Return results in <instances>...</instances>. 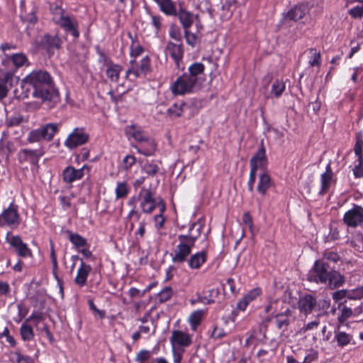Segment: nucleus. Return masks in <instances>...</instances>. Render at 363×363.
Wrapping results in <instances>:
<instances>
[{"label": "nucleus", "instance_id": "1", "mask_svg": "<svg viewBox=\"0 0 363 363\" xmlns=\"http://www.w3.org/2000/svg\"><path fill=\"white\" fill-rule=\"evenodd\" d=\"M22 83L27 86L31 96L38 100L44 108L51 110L60 104V92L48 71L34 69L23 79Z\"/></svg>", "mask_w": 363, "mask_h": 363}, {"label": "nucleus", "instance_id": "2", "mask_svg": "<svg viewBox=\"0 0 363 363\" xmlns=\"http://www.w3.org/2000/svg\"><path fill=\"white\" fill-rule=\"evenodd\" d=\"M125 134L129 140L130 138L134 140V142L131 143V147L136 149L139 154L147 157L155 154L157 149L155 140L141 128L135 125L128 126L125 128Z\"/></svg>", "mask_w": 363, "mask_h": 363}, {"label": "nucleus", "instance_id": "3", "mask_svg": "<svg viewBox=\"0 0 363 363\" xmlns=\"http://www.w3.org/2000/svg\"><path fill=\"white\" fill-rule=\"evenodd\" d=\"M50 10L53 23L62 28L66 35H70L73 40H77L80 33L76 17L57 4H52Z\"/></svg>", "mask_w": 363, "mask_h": 363}, {"label": "nucleus", "instance_id": "4", "mask_svg": "<svg viewBox=\"0 0 363 363\" xmlns=\"http://www.w3.org/2000/svg\"><path fill=\"white\" fill-rule=\"evenodd\" d=\"M61 125L60 123H48L42 125L38 128L29 132L27 140L30 143H38L42 140L50 142L60 130Z\"/></svg>", "mask_w": 363, "mask_h": 363}, {"label": "nucleus", "instance_id": "5", "mask_svg": "<svg viewBox=\"0 0 363 363\" xmlns=\"http://www.w3.org/2000/svg\"><path fill=\"white\" fill-rule=\"evenodd\" d=\"M331 269L327 262L315 260L307 274V280L318 284H326Z\"/></svg>", "mask_w": 363, "mask_h": 363}, {"label": "nucleus", "instance_id": "6", "mask_svg": "<svg viewBox=\"0 0 363 363\" xmlns=\"http://www.w3.org/2000/svg\"><path fill=\"white\" fill-rule=\"evenodd\" d=\"M200 86L186 74L179 76L171 86V91L175 96L194 93Z\"/></svg>", "mask_w": 363, "mask_h": 363}, {"label": "nucleus", "instance_id": "7", "mask_svg": "<svg viewBox=\"0 0 363 363\" xmlns=\"http://www.w3.org/2000/svg\"><path fill=\"white\" fill-rule=\"evenodd\" d=\"M178 240L179 242L171 252L170 255L174 264H182L187 261L194 245L186 240V238L183 236V234L178 235Z\"/></svg>", "mask_w": 363, "mask_h": 363}, {"label": "nucleus", "instance_id": "8", "mask_svg": "<svg viewBox=\"0 0 363 363\" xmlns=\"http://www.w3.org/2000/svg\"><path fill=\"white\" fill-rule=\"evenodd\" d=\"M137 199L140 201V207L144 213H152L157 207L160 208V202H164L162 199H157L150 189L142 188L140 191Z\"/></svg>", "mask_w": 363, "mask_h": 363}, {"label": "nucleus", "instance_id": "9", "mask_svg": "<svg viewBox=\"0 0 363 363\" xmlns=\"http://www.w3.org/2000/svg\"><path fill=\"white\" fill-rule=\"evenodd\" d=\"M20 224L18 206L11 202L8 208L0 214V226H9L16 228Z\"/></svg>", "mask_w": 363, "mask_h": 363}, {"label": "nucleus", "instance_id": "10", "mask_svg": "<svg viewBox=\"0 0 363 363\" xmlns=\"http://www.w3.org/2000/svg\"><path fill=\"white\" fill-rule=\"evenodd\" d=\"M89 138V135L84 128H75L72 132L69 134L65 140L64 145L67 148L72 150L86 143Z\"/></svg>", "mask_w": 363, "mask_h": 363}, {"label": "nucleus", "instance_id": "11", "mask_svg": "<svg viewBox=\"0 0 363 363\" xmlns=\"http://www.w3.org/2000/svg\"><path fill=\"white\" fill-rule=\"evenodd\" d=\"M342 220L348 227L356 228L363 223V207L352 204V208L344 214Z\"/></svg>", "mask_w": 363, "mask_h": 363}, {"label": "nucleus", "instance_id": "12", "mask_svg": "<svg viewBox=\"0 0 363 363\" xmlns=\"http://www.w3.org/2000/svg\"><path fill=\"white\" fill-rule=\"evenodd\" d=\"M308 4L301 3L293 6L287 13L283 14L281 23L288 26L291 21H297L304 17L308 12Z\"/></svg>", "mask_w": 363, "mask_h": 363}, {"label": "nucleus", "instance_id": "13", "mask_svg": "<svg viewBox=\"0 0 363 363\" xmlns=\"http://www.w3.org/2000/svg\"><path fill=\"white\" fill-rule=\"evenodd\" d=\"M45 154L42 148L30 150L21 149L18 152V160L19 163L30 162L31 164L38 167L40 158Z\"/></svg>", "mask_w": 363, "mask_h": 363}, {"label": "nucleus", "instance_id": "14", "mask_svg": "<svg viewBox=\"0 0 363 363\" xmlns=\"http://www.w3.org/2000/svg\"><path fill=\"white\" fill-rule=\"evenodd\" d=\"M318 300L315 296L310 294H306L299 296L297 306L299 312L305 316L316 311Z\"/></svg>", "mask_w": 363, "mask_h": 363}, {"label": "nucleus", "instance_id": "15", "mask_svg": "<svg viewBox=\"0 0 363 363\" xmlns=\"http://www.w3.org/2000/svg\"><path fill=\"white\" fill-rule=\"evenodd\" d=\"M6 242L15 250L19 257H27L32 255L30 249L28 245L23 242L19 235H11L9 233L6 236Z\"/></svg>", "mask_w": 363, "mask_h": 363}, {"label": "nucleus", "instance_id": "16", "mask_svg": "<svg viewBox=\"0 0 363 363\" xmlns=\"http://www.w3.org/2000/svg\"><path fill=\"white\" fill-rule=\"evenodd\" d=\"M165 51L174 60L179 69L184 70V67L182 65L184 56V48L182 43H176L172 41L167 43Z\"/></svg>", "mask_w": 363, "mask_h": 363}, {"label": "nucleus", "instance_id": "17", "mask_svg": "<svg viewBox=\"0 0 363 363\" xmlns=\"http://www.w3.org/2000/svg\"><path fill=\"white\" fill-rule=\"evenodd\" d=\"M16 151V147L13 142L0 140V173H4L5 166L9 163L10 155Z\"/></svg>", "mask_w": 363, "mask_h": 363}, {"label": "nucleus", "instance_id": "18", "mask_svg": "<svg viewBox=\"0 0 363 363\" xmlns=\"http://www.w3.org/2000/svg\"><path fill=\"white\" fill-rule=\"evenodd\" d=\"M89 167L84 165L80 169H75L72 166H67L62 172V179L65 183L71 184L75 181L80 180L84 175L85 171L88 173Z\"/></svg>", "mask_w": 363, "mask_h": 363}, {"label": "nucleus", "instance_id": "19", "mask_svg": "<svg viewBox=\"0 0 363 363\" xmlns=\"http://www.w3.org/2000/svg\"><path fill=\"white\" fill-rule=\"evenodd\" d=\"M172 17L179 20L184 30L190 28L194 23L195 18L194 13L187 10L182 3H179V8Z\"/></svg>", "mask_w": 363, "mask_h": 363}, {"label": "nucleus", "instance_id": "20", "mask_svg": "<svg viewBox=\"0 0 363 363\" xmlns=\"http://www.w3.org/2000/svg\"><path fill=\"white\" fill-rule=\"evenodd\" d=\"M39 44L43 48L50 52L59 50L62 46V40L57 34L52 35L50 33H45L41 37Z\"/></svg>", "mask_w": 363, "mask_h": 363}, {"label": "nucleus", "instance_id": "21", "mask_svg": "<svg viewBox=\"0 0 363 363\" xmlns=\"http://www.w3.org/2000/svg\"><path fill=\"white\" fill-rule=\"evenodd\" d=\"M267 157L265 153V148L264 145L259 147L257 152L252 157L250 160V169L257 171L258 169H264L267 165Z\"/></svg>", "mask_w": 363, "mask_h": 363}, {"label": "nucleus", "instance_id": "22", "mask_svg": "<svg viewBox=\"0 0 363 363\" xmlns=\"http://www.w3.org/2000/svg\"><path fill=\"white\" fill-rule=\"evenodd\" d=\"M170 342L173 348H174L175 345L186 347L191 344L192 340L189 334L175 330H173L170 337Z\"/></svg>", "mask_w": 363, "mask_h": 363}, {"label": "nucleus", "instance_id": "23", "mask_svg": "<svg viewBox=\"0 0 363 363\" xmlns=\"http://www.w3.org/2000/svg\"><path fill=\"white\" fill-rule=\"evenodd\" d=\"M161 162L157 160H145L141 165L142 171L147 177H156L161 170Z\"/></svg>", "mask_w": 363, "mask_h": 363}, {"label": "nucleus", "instance_id": "24", "mask_svg": "<svg viewBox=\"0 0 363 363\" xmlns=\"http://www.w3.org/2000/svg\"><path fill=\"white\" fill-rule=\"evenodd\" d=\"M155 2L159 8L160 11L167 16H173L179 8V4H177L172 0H152Z\"/></svg>", "mask_w": 363, "mask_h": 363}, {"label": "nucleus", "instance_id": "25", "mask_svg": "<svg viewBox=\"0 0 363 363\" xmlns=\"http://www.w3.org/2000/svg\"><path fill=\"white\" fill-rule=\"evenodd\" d=\"M205 66L201 62L192 63L188 68L186 75L199 86L201 84V76L203 74Z\"/></svg>", "mask_w": 363, "mask_h": 363}, {"label": "nucleus", "instance_id": "26", "mask_svg": "<svg viewBox=\"0 0 363 363\" xmlns=\"http://www.w3.org/2000/svg\"><path fill=\"white\" fill-rule=\"evenodd\" d=\"M273 182L270 175L264 172L259 176V181L257 186V191L262 196L267 195L268 190L272 186Z\"/></svg>", "mask_w": 363, "mask_h": 363}, {"label": "nucleus", "instance_id": "27", "mask_svg": "<svg viewBox=\"0 0 363 363\" xmlns=\"http://www.w3.org/2000/svg\"><path fill=\"white\" fill-rule=\"evenodd\" d=\"M203 228V225L201 222H194L190 225L188 233L183 234V236H185L186 240L194 246L196 241L201 236Z\"/></svg>", "mask_w": 363, "mask_h": 363}, {"label": "nucleus", "instance_id": "28", "mask_svg": "<svg viewBox=\"0 0 363 363\" xmlns=\"http://www.w3.org/2000/svg\"><path fill=\"white\" fill-rule=\"evenodd\" d=\"M91 270V267L82 260L80 267L77 270V276L74 278L75 284L80 287L84 286L86 283L87 277Z\"/></svg>", "mask_w": 363, "mask_h": 363}, {"label": "nucleus", "instance_id": "29", "mask_svg": "<svg viewBox=\"0 0 363 363\" xmlns=\"http://www.w3.org/2000/svg\"><path fill=\"white\" fill-rule=\"evenodd\" d=\"M206 252H198L187 259L188 266L192 269H198L206 262Z\"/></svg>", "mask_w": 363, "mask_h": 363}, {"label": "nucleus", "instance_id": "30", "mask_svg": "<svg viewBox=\"0 0 363 363\" xmlns=\"http://www.w3.org/2000/svg\"><path fill=\"white\" fill-rule=\"evenodd\" d=\"M345 281V277L337 271L331 269L330 275L328 276V281L325 285L330 289L342 286Z\"/></svg>", "mask_w": 363, "mask_h": 363}, {"label": "nucleus", "instance_id": "31", "mask_svg": "<svg viewBox=\"0 0 363 363\" xmlns=\"http://www.w3.org/2000/svg\"><path fill=\"white\" fill-rule=\"evenodd\" d=\"M333 172L332 171L330 164L326 166L325 172L320 176L321 189L320 194L326 193L331 184Z\"/></svg>", "mask_w": 363, "mask_h": 363}, {"label": "nucleus", "instance_id": "32", "mask_svg": "<svg viewBox=\"0 0 363 363\" xmlns=\"http://www.w3.org/2000/svg\"><path fill=\"white\" fill-rule=\"evenodd\" d=\"M236 0H225L222 3L220 18L223 21L228 20L232 16L233 11L236 9Z\"/></svg>", "mask_w": 363, "mask_h": 363}, {"label": "nucleus", "instance_id": "33", "mask_svg": "<svg viewBox=\"0 0 363 363\" xmlns=\"http://www.w3.org/2000/svg\"><path fill=\"white\" fill-rule=\"evenodd\" d=\"M334 333V338L337 341V346L340 347H343L349 345L353 339L351 334L347 333L345 331H341L340 328H339L338 325Z\"/></svg>", "mask_w": 363, "mask_h": 363}, {"label": "nucleus", "instance_id": "34", "mask_svg": "<svg viewBox=\"0 0 363 363\" xmlns=\"http://www.w3.org/2000/svg\"><path fill=\"white\" fill-rule=\"evenodd\" d=\"M187 106L188 104H185L184 101L176 102L167 109V114L170 116L180 117L187 113Z\"/></svg>", "mask_w": 363, "mask_h": 363}, {"label": "nucleus", "instance_id": "35", "mask_svg": "<svg viewBox=\"0 0 363 363\" xmlns=\"http://www.w3.org/2000/svg\"><path fill=\"white\" fill-rule=\"evenodd\" d=\"M151 70L150 58L148 55L145 56L140 60V66L136 67L135 77H139L141 75H146Z\"/></svg>", "mask_w": 363, "mask_h": 363}, {"label": "nucleus", "instance_id": "36", "mask_svg": "<svg viewBox=\"0 0 363 363\" xmlns=\"http://www.w3.org/2000/svg\"><path fill=\"white\" fill-rule=\"evenodd\" d=\"M67 233L69 235V240L77 250H80L81 247L88 245L86 240L79 234L74 233L70 230H67Z\"/></svg>", "mask_w": 363, "mask_h": 363}, {"label": "nucleus", "instance_id": "37", "mask_svg": "<svg viewBox=\"0 0 363 363\" xmlns=\"http://www.w3.org/2000/svg\"><path fill=\"white\" fill-rule=\"evenodd\" d=\"M6 58L11 60L16 67L28 66L30 64L26 55L22 52L13 54L11 56L6 55Z\"/></svg>", "mask_w": 363, "mask_h": 363}, {"label": "nucleus", "instance_id": "38", "mask_svg": "<svg viewBox=\"0 0 363 363\" xmlns=\"http://www.w3.org/2000/svg\"><path fill=\"white\" fill-rule=\"evenodd\" d=\"M122 67L117 64H112L108 67L106 71L107 77L113 82H117L119 79Z\"/></svg>", "mask_w": 363, "mask_h": 363}, {"label": "nucleus", "instance_id": "39", "mask_svg": "<svg viewBox=\"0 0 363 363\" xmlns=\"http://www.w3.org/2000/svg\"><path fill=\"white\" fill-rule=\"evenodd\" d=\"M353 315V310L347 306H344L341 310V313L337 318L339 328L348 326L349 323L346 320Z\"/></svg>", "mask_w": 363, "mask_h": 363}, {"label": "nucleus", "instance_id": "40", "mask_svg": "<svg viewBox=\"0 0 363 363\" xmlns=\"http://www.w3.org/2000/svg\"><path fill=\"white\" fill-rule=\"evenodd\" d=\"M20 334L23 341H30L34 338V332L32 327L25 321L20 328Z\"/></svg>", "mask_w": 363, "mask_h": 363}, {"label": "nucleus", "instance_id": "41", "mask_svg": "<svg viewBox=\"0 0 363 363\" xmlns=\"http://www.w3.org/2000/svg\"><path fill=\"white\" fill-rule=\"evenodd\" d=\"M203 317V311L201 310L195 311L191 313L189 317V323L192 330L195 331L197 327L201 324Z\"/></svg>", "mask_w": 363, "mask_h": 363}, {"label": "nucleus", "instance_id": "42", "mask_svg": "<svg viewBox=\"0 0 363 363\" xmlns=\"http://www.w3.org/2000/svg\"><path fill=\"white\" fill-rule=\"evenodd\" d=\"M166 206L164 202H160V213L155 216L154 221L155 226L156 229L160 230L164 227V222L166 220L165 217L163 216L164 212L165 211Z\"/></svg>", "mask_w": 363, "mask_h": 363}, {"label": "nucleus", "instance_id": "43", "mask_svg": "<svg viewBox=\"0 0 363 363\" xmlns=\"http://www.w3.org/2000/svg\"><path fill=\"white\" fill-rule=\"evenodd\" d=\"M286 89L285 83L282 80H275L271 89V94L275 97H279Z\"/></svg>", "mask_w": 363, "mask_h": 363}, {"label": "nucleus", "instance_id": "44", "mask_svg": "<svg viewBox=\"0 0 363 363\" xmlns=\"http://www.w3.org/2000/svg\"><path fill=\"white\" fill-rule=\"evenodd\" d=\"M274 318L276 320L277 328L279 330H282L283 331H285L287 329L291 322L289 318L281 316V314L277 313L274 315Z\"/></svg>", "mask_w": 363, "mask_h": 363}, {"label": "nucleus", "instance_id": "45", "mask_svg": "<svg viewBox=\"0 0 363 363\" xmlns=\"http://www.w3.org/2000/svg\"><path fill=\"white\" fill-rule=\"evenodd\" d=\"M184 102L185 104H188V106L186 107V112L189 117L194 115L201 104V102L196 99H193Z\"/></svg>", "mask_w": 363, "mask_h": 363}, {"label": "nucleus", "instance_id": "46", "mask_svg": "<svg viewBox=\"0 0 363 363\" xmlns=\"http://www.w3.org/2000/svg\"><path fill=\"white\" fill-rule=\"evenodd\" d=\"M116 197L117 199H123L127 196L129 189L125 182H118L115 189Z\"/></svg>", "mask_w": 363, "mask_h": 363}, {"label": "nucleus", "instance_id": "47", "mask_svg": "<svg viewBox=\"0 0 363 363\" xmlns=\"http://www.w3.org/2000/svg\"><path fill=\"white\" fill-rule=\"evenodd\" d=\"M172 296V289L169 286H165L157 294V301L159 303H164Z\"/></svg>", "mask_w": 363, "mask_h": 363}, {"label": "nucleus", "instance_id": "48", "mask_svg": "<svg viewBox=\"0 0 363 363\" xmlns=\"http://www.w3.org/2000/svg\"><path fill=\"white\" fill-rule=\"evenodd\" d=\"M151 22L150 24L154 27V32L155 34H158L162 27L163 18L160 15H150Z\"/></svg>", "mask_w": 363, "mask_h": 363}, {"label": "nucleus", "instance_id": "49", "mask_svg": "<svg viewBox=\"0 0 363 363\" xmlns=\"http://www.w3.org/2000/svg\"><path fill=\"white\" fill-rule=\"evenodd\" d=\"M321 313L318 314L315 319L313 321L308 322V323L304 324V325L301 328V331L302 333H306L308 330H313L316 329L320 325V316Z\"/></svg>", "mask_w": 363, "mask_h": 363}, {"label": "nucleus", "instance_id": "50", "mask_svg": "<svg viewBox=\"0 0 363 363\" xmlns=\"http://www.w3.org/2000/svg\"><path fill=\"white\" fill-rule=\"evenodd\" d=\"M136 162V158L132 155H128L123 159L121 167L123 169L129 170Z\"/></svg>", "mask_w": 363, "mask_h": 363}, {"label": "nucleus", "instance_id": "51", "mask_svg": "<svg viewBox=\"0 0 363 363\" xmlns=\"http://www.w3.org/2000/svg\"><path fill=\"white\" fill-rule=\"evenodd\" d=\"M184 38L186 39V43L189 45H190V46L194 48L196 45V42H197V36H196V35L193 33H191L189 30V28L184 30Z\"/></svg>", "mask_w": 363, "mask_h": 363}, {"label": "nucleus", "instance_id": "52", "mask_svg": "<svg viewBox=\"0 0 363 363\" xmlns=\"http://www.w3.org/2000/svg\"><path fill=\"white\" fill-rule=\"evenodd\" d=\"M310 52L312 53V55L309 60V65L313 67H319L320 65V52H317L316 50L313 48L310 49Z\"/></svg>", "mask_w": 363, "mask_h": 363}, {"label": "nucleus", "instance_id": "53", "mask_svg": "<svg viewBox=\"0 0 363 363\" xmlns=\"http://www.w3.org/2000/svg\"><path fill=\"white\" fill-rule=\"evenodd\" d=\"M152 353L147 350H140L135 357V362L138 363H144L151 357Z\"/></svg>", "mask_w": 363, "mask_h": 363}, {"label": "nucleus", "instance_id": "54", "mask_svg": "<svg viewBox=\"0 0 363 363\" xmlns=\"http://www.w3.org/2000/svg\"><path fill=\"white\" fill-rule=\"evenodd\" d=\"M262 290L260 288L257 287L251 291H250L248 293H247L244 296L243 298L246 300L247 302L249 303L255 300L257 296H259L261 294Z\"/></svg>", "mask_w": 363, "mask_h": 363}, {"label": "nucleus", "instance_id": "55", "mask_svg": "<svg viewBox=\"0 0 363 363\" xmlns=\"http://www.w3.org/2000/svg\"><path fill=\"white\" fill-rule=\"evenodd\" d=\"M363 298V286L348 291L347 298L350 300H359Z\"/></svg>", "mask_w": 363, "mask_h": 363}, {"label": "nucleus", "instance_id": "56", "mask_svg": "<svg viewBox=\"0 0 363 363\" xmlns=\"http://www.w3.org/2000/svg\"><path fill=\"white\" fill-rule=\"evenodd\" d=\"M340 259L338 254L333 251H325L323 253V259L320 260L331 261L334 263L337 262Z\"/></svg>", "mask_w": 363, "mask_h": 363}, {"label": "nucleus", "instance_id": "57", "mask_svg": "<svg viewBox=\"0 0 363 363\" xmlns=\"http://www.w3.org/2000/svg\"><path fill=\"white\" fill-rule=\"evenodd\" d=\"M348 13L354 19H360L363 16V5L357 6L348 11Z\"/></svg>", "mask_w": 363, "mask_h": 363}, {"label": "nucleus", "instance_id": "58", "mask_svg": "<svg viewBox=\"0 0 363 363\" xmlns=\"http://www.w3.org/2000/svg\"><path fill=\"white\" fill-rule=\"evenodd\" d=\"M362 149H363V140L362 138L358 137L357 138L355 145L354 147V151L355 155L357 157V160H363Z\"/></svg>", "mask_w": 363, "mask_h": 363}, {"label": "nucleus", "instance_id": "59", "mask_svg": "<svg viewBox=\"0 0 363 363\" xmlns=\"http://www.w3.org/2000/svg\"><path fill=\"white\" fill-rule=\"evenodd\" d=\"M23 121V118L20 116H13L7 118L6 121L8 127H13L19 125Z\"/></svg>", "mask_w": 363, "mask_h": 363}, {"label": "nucleus", "instance_id": "60", "mask_svg": "<svg viewBox=\"0 0 363 363\" xmlns=\"http://www.w3.org/2000/svg\"><path fill=\"white\" fill-rule=\"evenodd\" d=\"M145 225L146 223L145 220H141L139 223V228L135 233V237L137 240H139L144 237L145 233Z\"/></svg>", "mask_w": 363, "mask_h": 363}, {"label": "nucleus", "instance_id": "61", "mask_svg": "<svg viewBox=\"0 0 363 363\" xmlns=\"http://www.w3.org/2000/svg\"><path fill=\"white\" fill-rule=\"evenodd\" d=\"M256 173L257 171L255 169H250L249 179L247 182L248 191L250 192L254 191V184L256 179Z\"/></svg>", "mask_w": 363, "mask_h": 363}, {"label": "nucleus", "instance_id": "62", "mask_svg": "<svg viewBox=\"0 0 363 363\" xmlns=\"http://www.w3.org/2000/svg\"><path fill=\"white\" fill-rule=\"evenodd\" d=\"M347 295H348V291L346 290V289H341V290H338V291H336L335 292L333 293V295H332V297H333V299L337 302L340 300H342V298L347 297Z\"/></svg>", "mask_w": 363, "mask_h": 363}, {"label": "nucleus", "instance_id": "63", "mask_svg": "<svg viewBox=\"0 0 363 363\" xmlns=\"http://www.w3.org/2000/svg\"><path fill=\"white\" fill-rule=\"evenodd\" d=\"M226 333H225L224 330L218 326L214 327L211 333V337L217 340L221 339L224 337Z\"/></svg>", "mask_w": 363, "mask_h": 363}, {"label": "nucleus", "instance_id": "64", "mask_svg": "<svg viewBox=\"0 0 363 363\" xmlns=\"http://www.w3.org/2000/svg\"><path fill=\"white\" fill-rule=\"evenodd\" d=\"M16 355L17 363H35L33 359L27 355L21 354L19 352H16Z\"/></svg>", "mask_w": 363, "mask_h": 363}]
</instances>
